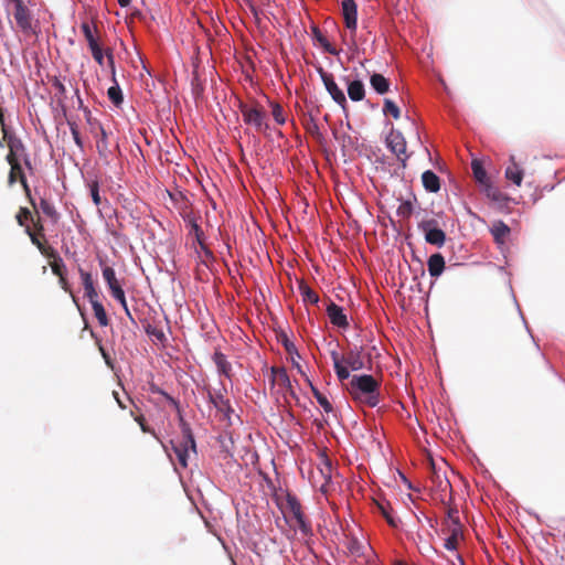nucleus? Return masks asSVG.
Instances as JSON below:
<instances>
[{
    "mask_svg": "<svg viewBox=\"0 0 565 565\" xmlns=\"http://www.w3.org/2000/svg\"><path fill=\"white\" fill-rule=\"evenodd\" d=\"M380 382L372 375H353L347 386L351 397L369 407H375L380 403Z\"/></svg>",
    "mask_w": 565,
    "mask_h": 565,
    "instance_id": "f257e3e1",
    "label": "nucleus"
},
{
    "mask_svg": "<svg viewBox=\"0 0 565 565\" xmlns=\"http://www.w3.org/2000/svg\"><path fill=\"white\" fill-rule=\"evenodd\" d=\"M333 367L339 381L350 379V370L359 371L364 367V362L359 349H353L341 355L338 351L333 350L330 352Z\"/></svg>",
    "mask_w": 565,
    "mask_h": 565,
    "instance_id": "f03ea898",
    "label": "nucleus"
},
{
    "mask_svg": "<svg viewBox=\"0 0 565 565\" xmlns=\"http://www.w3.org/2000/svg\"><path fill=\"white\" fill-rule=\"evenodd\" d=\"M170 445L177 456L179 465L182 468H186L190 454H196V445L191 429L184 426L182 439L178 441L171 440Z\"/></svg>",
    "mask_w": 565,
    "mask_h": 565,
    "instance_id": "7ed1b4c3",
    "label": "nucleus"
},
{
    "mask_svg": "<svg viewBox=\"0 0 565 565\" xmlns=\"http://www.w3.org/2000/svg\"><path fill=\"white\" fill-rule=\"evenodd\" d=\"M239 110L242 113L244 122L253 126L256 129V131L262 132L269 128L266 121V111L260 105L242 104L239 106Z\"/></svg>",
    "mask_w": 565,
    "mask_h": 565,
    "instance_id": "20e7f679",
    "label": "nucleus"
},
{
    "mask_svg": "<svg viewBox=\"0 0 565 565\" xmlns=\"http://www.w3.org/2000/svg\"><path fill=\"white\" fill-rule=\"evenodd\" d=\"M317 72L331 98L345 111L348 109L347 97L343 90L335 83L333 75L326 72L321 66L317 68Z\"/></svg>",
    "mask_w": 565,
    "mask_h": 565,
    "instance_id": "39448f33",
    "label": "nucleus"
},
{
    "mask_svg": "<svg viewBox=\"0 0 565 565\" xmlns=\"http://www.w3.org/2000/svg\"><path fill=\"white\" fill-rule=\"evenodd\" d=\"M286 510L290 513L297 521L299 530L305 536H309L312 534V529L310 523L306 520L302 507L296 495L288 493L286 498Z\"/></svg>",
    "mask_w": 565,
    "mask_h": 565,
    "instance_id": "423d86ee",
    "label": "nucleus"
},
{
    "mask_svg": "<svg viewBox=\"0 0 565 565\" xmlns=\"http://www.w3.org/2000/svg\"><path fill=\"white\" fill-rule=\"evenodd\" d=\"M20 160L21 159H17V160H13V161H7L9 163V166H10V171H9V175H8V182H9V184H13L17 181H19L21 183L23 190H24L25 196L28 198L29 202L31 203V205L34 209H36L35 201H34V199L31 195V190H30V186L28 184V181H26L25 174L23 172V169H22Z\"/></svg>",
    "mask_w": 565,
    "mask_h": 565,
    "instance_id": "0eeeda50",
    "label": "nucleus"
},
{
    "mask_svg": "<svg viewBox=\"0 0 565 565\" xmlns=\"http://www.w3.org/2000/svg\"><path fill=\"white\" fill-rule=\"evenodd\" d=\"M271 372V385L278 386V392H280L285 399L287 401V394L292 397H296V394L292 390L291 382L289 375L285 367L273 366L270 369Z\"/></svg>",
    "mask_w": 565,
    "mask_h": 565,
    "instance_id": "6e6552de",
    "label": "nucleus"
},
{
    "mask_svg": "<svg viewBox=\"0 0 565 565\" xmlns=\"http://www.w3.org/2000/svg\"><path fill=\"white\" fill-rule=\"evenodd\" d=\"M183 220L186 225L190 227V234L195 236V241L199 244L201 250L207 259H213V253L204 243V233L198 223V216L192 212H186L183 214Z\"/></svg>",
    "mask_w": 565,
    "mask_h": 565,
    "instance_id": "1a4fd4ad",
    "label": "nucleus"
},
{
    "mask_svg": "<svg viewBox=\"0 0 565 565\" xmlns=\"http://www.w3.org/2000/svg\"><path fill=\"white\" fill-rule=\"evenodd\" d=\"M386 143L390 150L397 157V159L405 167L408 159L406 153V140L403 134L398 130H392L386 137Z\"/></svg>",
    "mask_w": 565,
    "mask_h": 565,
    "instance_id": "9d476101",
    "label": "nucleus"
},
{
    "mask_svg": "<svg viewBox=\"0 0 565 565\" xmlns=\"http://www.w3.org/2000/svg\"><path fill=\"white\" fill-rule=\"evenodd\" d=\"M14 2V19L18 26L23 33L29 34L33 32L32 29V17L30 10L26 8L22 0H12Z\"/></svg>",
    "mask_w": 565,
    "mask_h": 565,
    "instance_id": "9b49d317",
    "label": "nucleus"
},
{
    "mask_svg": "<svg viewBox=\"0 0 565 565\" xmlns=\"http://www.w3.org/2000/svg\"><path fill=\"white\" fill-rule=\"evenodd\" d=\"M342 14L345 26L351 31L355 32L358 26V6L354 0H342Z\"/></svg>",
    "mask_w": 565,
    "mask_h": 565,
    "instance_id": "f8f14e48",
    "label": "nucleus"
},
{
    "mask_svg": "<svg viewBox=\"0 0 565 565\" xmlns=\"http://www.w3.org/2000/svg\"><path fill=\"white\" fill-rule=\"evenodd\" d=\"M327 315L330 320V322L341 329H347L349 327V320L347 315L343 312V309L334 303L333 301L329 300L327 305Z\"/></svg>",
    "mask_w": 565,
    "mask_h": 565,
    "instance_id": "ddd939ff",
    "label": "nucleus"
},
{
    "mask_svg": "<svg viewBox=\"0 0 565 565\" xmlns=\"http://www.w3.org/2000/svg\"><path fill=\"white\" fill-rule=\"evenodd\" d=\"M6 146L9 149V152L6 157L7 161H13L17 159H21L22 157H26V148L19 137L11 139L9 138V142L6 143Z\"/></svg>",
    "mask_w": 565,
    "mask_h": 565,
    "instance_id": "4468645a",
    "label": "nucleus"
},
{
    "mask_svg": "<svg viewBox=\"0 0 565 565\" xmlns=\"http://www.w3.org/2000/svg\"><path fill=\"white\" fill-rule=\"evenodd\" d=\"M25 233L30 237L31 243L38 247L42 255L54 256L55 249L44 243L45 236L41 237V234L34 233L31 226H26Z\"/></svg>",
    "mask_w": 565,
    "mask_h": 565,
    "instance_id": "2eb2a0df",
    "label": "nucleus"
},
{
    "mask_svg": "<svg viewBox=\"0 0 565 565\" xmlns=\"http://www.w3.org/2000/svg\"><path fill=\"white\" fill-rule=\"evenodd\" d=\"M209 401L213 406L221 413L225 415L226 418H230V413L232 412L230 401L225 398V396L221 392H207Z\"/></svg>",
    "mask_w": 565,
    "mask_h": 565,
    "instance_id": "dca6fc26",
    "label": "nucleus"
},
{
    "mask_svg": "<svg viewBox=\"0 0 565 565\" xmlns=\"http://www.w3.org/2000/svg\"><path fill=\"white\" fill-rule=\"evenodd\" d=\"M78 273L82 279V284L85 290V296L88 300H94L98 298V292L94 286L93 276L90 273L84 270L82 267H78Z\"/></svg>",
    "mask_w": 565,
    "mask_h": 565,
    "instance_id": "f3484780",
    "label": "nucleus"
},
{
    "mask_svg": "<svg viewBox=\"0 0 565 565\" xmlns=\"http://www.w3.org/2000/svg\"><path fill=\"white\" fill-rule=\"evenodd\" d=\"M428 273L431 277H439L445 269V258L441 254H433L427 262Z\"/></svg>",
    "mask_w": 565,
    "mask_h": 565,
    "instance_id": "a211bd4d",
    "label": "nucleus"
},
{
    "mask_svg": "<svg viewBox=\"0 0 565 565\" xmlns=\"http://www.w3.org/2000/svg\"><path fill=\"white\" fill-rule=\"evenodd\" d=\"M423 186L426 191L436 193L440 190V179L439 177L431 170H426L422 174Z\"/></svg>",
    "mask_w": 565,
    "mask_h": 565,
    "instance_id": "6ab92c4d",
    "label": "nucleus"
},
{
    "mask_svg": "<svg viewBox=\"0 0 565 565\" xmlns=\"http://www.w3.org/2000/svg\"><path fill=\"white\" fill-rule=\"evenodd\" d=\"M511 164L505 169V178L520 186L523 180V170L515 162L514 156L510 158Z\"/></svg>",
    "mask_w": 565,
    "mask_h": 565,
    "instance_id": "aec40b11",
    "label": "nucleus"
},
{
    "mask_svg": "<svg viewBox=\"0 0 565 565\" xmlns=\"http://www.w3.org/2000/svg\"><path fill=\"white\" fill-rule=\"evenodd\" d=\"M372 88L380 95H384L390 90V81L382 74L374 73L370 77Z\"/></svg>",
    "mask_w": 565,
    "mask_h": 565,
    "instance_id": "412c9836",
    "label": "nucleus"
},
{
    "mask_svg": "<svg viewBox=\"0 0 565 565\" xmlns=\"http://www.w3.org/2000/svg\"><path fill=\"white\" fill-rule=\"evenodd\" d=\"M425 234V241L437 247H441L446 243V233L441 228H431Z\"/></svg>",
    "mask_w": 565,
    "mask_h": 565,
    "instance_id": "4be33fe9",
    "label": "nucleus"
},
{
    "mask_svg": "<svg viewBox=\"0 0 565 565\" xmlns=\"http://www.w3.org/2000/svg\"><path fill=\"white\" fill-rule=\"evenodd\" d=\"M348 95L353 102H360L365 97V88L361 81H352L348 84Z\"/></svg>",
    "mask_w": 565,
    "mask_h": 565,
    "instance_id": "5701e85b",
    "label": "nucleus"
},
{
    "mask_svg": "<svg viewBox=\"0 0 565 565\" xmlns=\"http://www.w3.org/2000/svg\"><path fill=\"white\" fill-rule=\"evenodd\" d=\"M430 466H431V476H430L431 482L443 492H445L447 490H451V484H450L449 480L445 476H441L439 473V471H437L433 460L430 461Z\"/></svg>",
    "mask_w": 565,
    "mask_h": 565,
    "instance_id": "b1692460",
    "label": "nucleus"
},
{
    "mask_svg": "<svg viewBox=\"0 0 565 565\" xmlns=\"http://www.w3.org/2000/svg\"><path fill=\"white\" fill-rule=\"evenodd\" d=\"M213 361L217 367V371L230 379L232 366L231 363L226 360V356L222 352L216 351L213 355Z\"/></svg>",
    "mask_w": 565,
    "mask_h": 565,
    "instance_id": "393cba45",
    "label": "nucleus"
},
{
    "mask_svg": "<svg viewBox=\"0 0 565 565\" xmlns=\"http://www.w3.org/2000/svg\"><path fill=\"white\" fill-rule=\"evenodd\" d=\"M491 234L497 243L503 244L510 234V227L502 221L495 222L491 227Z\"/></svg>",
    "mask_w": 565,
    "mask_h": 565,
    "instance_id": "a878e982",
    "label": "nucleus"
},
{
    "mask_svg": "<svg viewBox=\"0 0 565 565\" xmlns=\"http://www.w3.org/2000/svg\"><path fill=\"white\" fill-rule=\"evenodd\" d=\"M103 277L110 290V294L111 292H115V290H118V289H121V285L119 284L117 277H116V273L114 270L113 267L110 266H105L103 268Z\"/></svg>",
    "mask_w": 565,
    "mask_h": 565,
    "instance_id": "bb28decb",
    "label": "nucleus"
},
{
    "mask_svg": "<svg viewBox=\"0 0 565 565\" xmlns=\"http://www.w3.org/2000/svg\"><path fill=\"white\" fill-rule=\"evenodd\" d=\"M94 311V316L97 319L98 323L102 327H107L109 324V319L107 317L106 310L104 309L103 303L97 299L89 301Z\"/></svg>",
    "mask_w": 565,
    "mask_h": 565,
    "instance_id": "cd10ccee",
    "label": "nucleus"
},
{
    "mask_svg": "<svg viewBox=\"0 0 565 565\" xmlns=\"http://www.w3.org/2000/svg\"><path fill=\"white\" fill-rule=\"evenodd\" d=\"M447 529H462L460 520H459V511L456 507L447 503V519L445 521Z\"/></svg>",
    "mask_w": 565,
    "mask_h": 565,
    "instance_id": "c85d7f7f",
    "label": "nucleus"
},
{
    "mask_svg": "<svg viewBox=\"0 0 565 565\" xmlns=\"http://www.w3.org/2000/svg\"><path fill=\"white\" fill-rule=\"evenodd\" d=\"M311 33H312V38L319 42V44L324 49L326 52L330 53V54H337V50L330 44V42L328 41V39L323 35V33L321 32V30L313 25L311 28Z\"/></svg>",
    "mask_w": 565,
    "mask_h": 565,
    "instance_id": "c756f323",
    "label": "nucleus"
},
{
    "mask_svg": "<svg viewBox=\"0 0 565 565\" xmlns=\"http://www.w3.org/2000/svg\"><path fill=\"white\" fill-rule=\"evenodd\" d=\"M299 291L302 297L303 302H309L312 305H316L319 302V296L318 294L311 289L305 281H301L299 284Z\"/></svg>",
    "mask_w": 565,
    "mask_h": 565,
    "instance_id": "7c9ffc66",
    "label": "nucleus"
},
{
    "mask_svg": "<svg viewBox=\"0 0 565 565\" xmlns=\"http://www.w3.org/2000/svg\"><path fill=\"white\" fill-rule=\"evenodd\" d=\"M471 169H472V173H473L476 181L480 185L486 184L488 181H490V179L480 161L473 160L471 162Z\"/></svg>",
    "mask_w": 565,
    "mask_h": 565,
    "instance_id": "2f4dec72",
    "label": "nucleus"
},
{
    "mask_svg": "<svg viewBox=\"0 0 565 565\" xmlns=\"http://www.w3.org/2000/svg\"><path fill=\"white\" fill-rule=\"evenodd\" d=\"M40 209L45 214L53 224H56L60 220V214L54 207L52 203H50L46 199L40 200Z\"/></svg>",
    "mask_w": 565,
    "mask_h": 565,
    "instance_id": "473e14b6",
    "label": "nucleus"
},
{
    "mask_svg": "<svg viewBox=\"0 0 565 565\" xmlns=\"http://www.w3.org/2000/svg\"><path fill=\"white\" fill-rule=\"evenodd\" d=\"M46 257L52 259V262H50V267L52 269V273L55 276L58 277V276L66 275V266L56 250H55L54 256H46Z\"/></svg>",
    "mask_w": 565,
    "mask_h": 565,
    "instance_id": "72a5a7b5",
    "label": "nucleus"
},
{
    "mask_svg": "<svg viewBox=\"0 0 565 565\" xmlns=\"http://www.w3.org/2000/svg\"><path fill=\"white\" fill-rule=\"evenodd\" d=\"M449 536L445 541V548L448 551H455L458 547L459 539L462 535V529L448 530Z\"/></svg>",
    "mask_w": 565,
    "mask_h": 565,
    "instance_id": "f704fd0d",
    "label": "nucleus"
},
{
    "mask_svg": "<svg viewBox=\"0 0 565 565\" xmlns=\"http://www.w3.org/2000/svg\"><path fill=\"white\" fill-rule=\"evenodd\" d=\"M113 82L115 83V85L108 88L107 95L114 105L119 106L124 100L122 93L117 81L115 79Z\"/></svg>",
    "mask_w": 565,
    "mask_h": 565,
    "instance_id": "c9c22d12",
    "label": "nucleus"
},
{
    "mask_svg": "<svg viewBox=\"0 0 565 565\" xmlns=\"http://www.w3.org/2000/svg\"><path fill=\"white\" fill-rule=\"evenodd\" d=\"M313 396L316 397L319 405L323 408L326 413H331L333 411L332 404L328 401V398L312 384H310Z\"/></svg>",
    "mask_w": 565,
    "mask_h": 565,
    "instance_id": "e433bc0d",
    "label": "nucleus"
},
{
    "mask_svg": "<svg viewBox=\"0 0 565 565\" xmlns=\"http://www.w3.org/2000/svg\"><path fill=\"white\" fill-rule=\"evenodd\" d=\"M483 191L488 198L495 202H500L503 199L501 191L494 186L491 181H488L486 184H482Z\"/></svg>",
    "mask_w": 565,
    "mask_h": 565,
    "instance_id": "4c0bfd02",
    "label": "nucleus"
},
{
    "mask_svg": "<svg viewBox=\"0 0 565 565\" xmlns=\"http://www.w3.org/2000/svg\"><path fill=\"white\" fill-rule=\"evenodd\" d=\"M0 126L2 130V139L0 140L3 146L9 142V138H17L18 136L6 125L3 109L0 107Z\"/></svg>",
    "mask_w": 565,
    "mask_h": 565,
    "instance_id": "58836bf2",
    "label": "nucleus"
},
{
    "mask_svg": "<svg viewBox=\"0 0 565 565\" xmlns=\"http://www.w3.org/2000/svg\"><path fill=\"white\" fill-rule=\"evenodd\" d=\"M0 126L2 130V139L0 140L3 146L9 142V138H17L18 136L6 125L3 109L0 107Z\"/></svg>",
    "mask_w": 565,
    "mask_h": 565,
    "instance_id": "ea45409f",
    "label": "nucleus"
},
{
    "mask_svg": "<svg viewBox=\"0 0 565 565\" xmlns=\"http://www.w3.org/2000/svg\"><path fill=\"white\" fill-rule=\"evenodd\" d=\"M81 30H82V32H83V34L85 36V40L87 41V44H88L89 49L99 45L97 39L94 35V32H93L89 23H87V22L82 23Z\"/></svg>",
    "mask_w": 565,
    "mask_h": 565,
    "instance_id": "a19ab883",
    "label": "nucleus"
},
{
    "mask_svg": "<svg viewBox=\"0 0 565 565\" xmlns=\"http://www.w3.org/2000/svg\"><path fill=\"white\" fill-rule=\"evenodd\" d=\"M15 220L20 226L26 228V226H30L28 222L33 221V215L28 207H20L19 212L15 215Z\"/></svg>",
    "mask_w": 565,
    "mask_h": 565,
    "instance_id": "79ce46f5",
    "label": "nucleus"
},
{
    "mask_svg": "<svg viewBox=\"0 0 565 565\" xmlns=\"http://www.w3.org/2000/svg\"><path fill=\"white\" fill-rule=\"evenodd\" d=\"M111 296L119 301V303L121 305L126 316L131 320L134 321V317L128 308V305H127V301H126V296H125V291L124 289H118V290H115V292H111Z\"/></svg>",
    "mask_w": 565,
    "mask_h": 565,
    "instance_id": "37998d69",
    "label": "nucleus"
},
{
    "mask_svg": "<svg viewBox=\"0 0 565 565\" xmlns=\"http://www.w3.org/2000/svg\"><path fill=\"white\" fill-rule=\"evenodd\" d=\"M270 106H271V115H273L274 120L278 125H284L286 122V117H285L284 108L281 107V105L278 103H270Z\"/></svg>",
    "mask_w": 565,
    "mask_h": 565,
    "instance_id": "c03bdc74",
    "label": "nucleus"
},
{
    "mask_svg": "<svg viewBox=\"0 0 565 565\" xmlns=\"http://www.w3.org/2000/svg\"><path fill=\"white\" fill-rule=\"evenodd\" d=\"M146 332L149 337L154 338L160 343H164L167 341V337H166L164 332L162 331V329H160L156 326L148 324L146 327Z\"/></svg>",
    "mask_w": 565,
    "mask_h": 565,
    "instance_id": "a18cd8bd",
    "label": "nucleus"
},
{
    "mask_svg": "<svg viewBox=\"0 0 565 565\" xmlns=\"http://www.w3.org/2000/svg\"><path fill=\"white\" fill-rule=\"evenodd\" d=\"M383 113L385 115H392L395 119H398L401 117V110L398 106L391 99L384 100Z\"/></svg>",
    "mask_w": 565,
    "mask_h": 565,
    "instance_id": "49530a36",
    "label": "nucleus"
},
{
    "mask_svg": "<svg viewBox=\"0 0 565 565\" xmlns=\"http://www.w3.org/2000/svg\"><path fill=\"white\" fill-rule=\"evenodd\" d=\"M413 203L411 201H403L399 206L397 207V215L403 218H409L413 214Z\"/></svg>",
    "mask_w": 565,
    "mask_h": 565,
    "instance_id": "de8ad7c7",
    "label": "nucleus"
},
{
    "mask_svg": "<svg viewBox=\"0 0 565 565\" xmlns=\"http://www.w3.org/2000/svg\"><path fill=\"white\" fill-rule=\"evenodd\" d=\"M89 50L96 63L100 66H104L106 55L105 51L100 47V45L94 46Z\"/></svg>",
    "mask_w": 565,
    "mask_h": 565,
    "instance_id": "09e8293b",
    "label": "nucleus"
},
{
    "mask_svg": "<svg viewBox=\"0 0 565 565\" xmlns=\"http://www.w3.org/2000/svg\"><path fill=\"white\" fill-rule=\"evenodd\" d=\"M418 228L423 233H426L431 228H438V221L436 218L423 220L422 222H419Z\"/></svg>",
    "mask_w": 565,
    "mask_h": 565,
    "instance_id": "8fccbe9b",
    "label": "nucleus"
},
{
    "mask_svg": "<svg viewBox=\"0 0 565 565\" xmlns=\"http://www.w3.org/2000/svg\"><path fill=\"white\" fill-rule=\"evenodd\" d=\"M89 190H90V196H92V200L94 202V204L96 206H99L100 203H102V198L99 195V186H98V182L97 181H94L90 185H89Z\"/></svg>",
    "mask_w": 565,
    "mask_h": 565,
    "instance_id": "3c124183",
    "label": "nucleus"
},
{
    "mask_svg": "<svg viewBox=\"0 0 565 565\" xmlns=\"http://www.w3.org/2000/svg\"><path fill=\"white\" fill-rule=\"evenodd\" d=\"M105 55H106V58H107V65L111 72V77H113V81H115L116 78V70H115V61H114V54H113V50L111 49H106L105 50Z\"/></svg>",
    "mask_w": 565,
    "mask_h": 565,
    "instance_id": "603ef678",
    "label": "nucleus"
},
{
    "mask_svg": "<svg viewBox=\"0 0 565 565\" xmlns=\"http://www.w3.org/2000/svg\"><path fill=\"white\" fill-rule=\"evenodd\" d=\"M135 420L139 424V426H140L141 430H142L143 433H149V434L153 435V436L158 439V437H157L156 433H154V431H153V430H152V429L147 425V423H146V419H145L143 415H138V416H136V417H135Z\"/></svg>",
    "mask_w": 565,
    "mask_h": 565,
    "instance_id": "864d4df0",
    "label": "nucleus"
},
{
    "mask_svg": "<svg viewBox=\"0 0 565 565\" xmlns=\"http://www.w3.org/2000/svg\"><path fill=\"white\" fill-rule=\"evenodd\" d=\"M58 284L61 286V288L70 294L73 298H74V295H73V291H72V288H71V285L68 284V280L66 278V275H63V276H58Z\"/></svg>",
    "mask_w": 565,
    "mask_h": 565,
    "instance_id": "5fc2aeb1",
    "label": "nucleus"
},
{
    "mask_svg": "<svg viewBox=\"0 0 565 565\" xmlns=\"http://www.w3.org/2000/svg\"><path fill=\"white\" fill-rule=\"evenodd\" d=\"M33 224V232L41 234V237H44V226L40 218V216L36 217V220L33 217V221H31Z\"/></svg>",
    "mask_w": 565,
    "mask_h": 565,
    "instance_id": "6e6d98bb",
    "label": "nucleus"
},
{
    "mask_svg": "<svg viewBox=\"0 0 565 565\" xmlns=\"http://www.w3.org/2000/svg\"><path fill=\"white\" fill-rule=\"evenodd\" d=\"M52 85L53 87L57 90V93L60 94V96L64 97L65 94H66V87L65 85L57 78V77H54L53 81H52Z\"/></svg>",
    "mask_w": 565,
    "mask_h": 565,
    "instance_id": "4d7b16f0",
    "label": "nucleus"
},
{
    "mask_svg": "<svg viewBox=\"0 0 565 565\" xmlns=\"http://www.w3.org/2000/svg\"><path fill=\"white\" fill-rule=\"evenodd\" d=\"M99 352L106 363V365L108 367H110L111 370H114V361L113 359L110 358L109 353L104 349L103 345L99 344Z\"/></svg>",
    "mask_w": 565,
    "mask_h": 565,
    "instance_id": "13d9d810",
    "label": "nucleus"
},
{
    "mask_svg": "<svg viewBox=\"0 0 565 565\" xmlns=\"http://www.w3.org/2000/svg\"><path fill=\"white\" fill-rule=\"evenodd\" d=\"M281 342L289 354L297 353L295 344L287 338V335H284Z\"/></svg>",
    "mask_w": 565,
    "mask_h": 565,
    "instance_id": "bf43d9fd",
    "label": "nucleus"
},
{
    "mask_svg": "<svg viewBox=\"0 0 565 565\" xmlns=\"http://www.w3.org/2000/svg\"><path fill=\"white\" fill-rule=\"evenodd\" d=\"M380 509L382 511V514L383 516L385 518V520L387 521V523L391 525V526H397V523L396 521L393 519V516L387 512V510L383 507V505H380Z\"/></svg>",
    "mask_w": 565,
    "mask_h": 565,
    "instance_id": "052dcab7",
    "label": "nucleus"
},
{
    "mask_svg": "<svg viewBox=\"0 0 565 565\" xmlns=\"http://www.w3.org/2000/svg\"><path fill=\"white\" fill-rule=\"evenodd\" d=\"M71 131H72V136L74 138V141L77 146L82 147L83 143H82V139H81V136H79V132L77 130V128L75 126H72L71 127Z\"/></svg>",
    "mask_w": 565,
    "mask_h": 565,
    "instance_id": "680f3d73",
    "label": "nucleus"
},
{
    "mask_svg": "<svg viewBox=\"0 0 565 565\" xmlns=\"http://www.w3.org/2000/svg\"><path fill=\"white\" fill-rule=\"evenodd\" d=\"M106 139H107L106 131L104 129H102V138H100V141L98 142L97 147L100 148V143H103V147L106 149L107 148Z\"/></svg>",
    "mask_w": 565,
    "mask_h": 565,
    "instance_id": "e2e57ef3",
    "label": "nucleus"
},
{
    "mask_svg": "<svg viewBox=\"0 0 565 565\" xmlns=\"http://www.w3.org/2000/svg\"><path fill=\"white\" fill-rule=\"evenodd\" d=\"M113 395H114L115 399L117 401V403H118L119 407H120V408H122V409H125V408H126V405H125V404L122 403V401L120 399L118 392H115V391H114V392H113Z\"/></svg>",
    "mask_w": 565,
    "mask_h": 565,
    "instance_id": "0e129e2a",
    "label": "nucleus"
},
{
    "mask_svg": "<svg viewBox=\"0 0 565 565\" xmlns=\"http://www.w3.org/2000/svg\"><path fill=\"white\" fill-rule=\"evenodd\" d=\"M21 159H23V162H24V166L28 168V169H32V163L30 161V158H29V154L26 153V157H22Z\"/></svg>",
    "mask_w": 565,
    "mask_h": 565,
    "instance_id": "69168bd1",
    "label": "nucleus"
},
{
    "mask_svg": "<svg viewBox=\"0 0 565 565\" xmlns=\"http://www.w3.org/2000/svg\"><path fill=\"white\" fill-rule=\"evenodd\" d=\"M121 8H126L130 4L131 0H117Z\"/></svg>",
    "mask_w": 565,
    "mask_h": 565,
    "instance_id": "338daca9",
    "label": "nucleus"
},
{
    "mask_svg": "<svg viewBox=\"0 0 565 565\" xmlns=\"http://www.w3.org/2000/svg\"><path fill=\"white\" fill-rule=\"evenodd\" d=\"M397 565H404V564H402V563H398Z\"/></svg>",
    "mask_w": 565,
    "mask_h": 565,
    "instance_id": "774afa93",
    "label": "nucleus"
}]
</instances>
